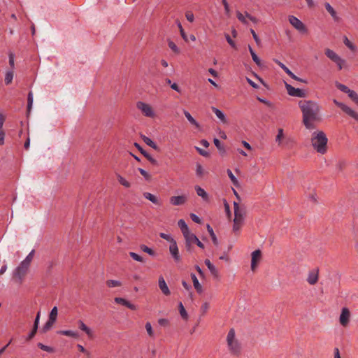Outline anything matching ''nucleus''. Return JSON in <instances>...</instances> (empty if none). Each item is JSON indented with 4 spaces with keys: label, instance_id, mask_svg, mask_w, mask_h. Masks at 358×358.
<instances>
[{
    "label": "nucleus",
    "instance_id": "nucleus-2",
    "mask_svg": "<svg viewBox=\"0 0 358 358\" xmlns=\"http://www.w3.org/2000/svg\"><path fill=\"white\" fill-rule=\"evenodd\" d=\"M328 138L322 131H314L312 134L311 143L316 151L320 154H325L327 151Z\"/></svg>",
    "mask_w": 358,
    "mask_h": 358
},
{
    "label": "nucleus",
    "instance_id": "nucleus-40",
    "mask_svg": "<svg viewBox=\"0 0 358 358\" xmlns=\"http://www.w3.org/2000/svg\"><path fill=\"white\" fill-rule=\"evenodd\" d=\"M37 346L41 350L46 351L50 353H53L55 352V349L53 348L45 345L43 344L42 343H38Z\"/></svg>",
    "mask_w": 358,
    "mask_h": 358
},
{
    "label": "nucleus",
    "instance_id": "nucleus-32",
    "mask_svg": "<svg viewBox=\"0 0 358 358\" xmlns=\"http://www.w3.org/2000/svg\"><path fill=\"white\" fill-rule=\"evenodd\" d=\"M34 252V250H32L21 263L29 268L33 259Z\"/></svg>",
    "mask_w": 358,
    "mask_h": 358
},
{
    "label": "nucleus",
    "instance_id": "nucleus-17",
    "mask_svg": "<svg viewBox=\"0 0 358 358\" xmlns=\"http://www.w3.org/2000/svg\"><path fill=\"white\" fill-rule=\"evenodd\" d=\"M159 287L164 295L169 296L171 294V292L162 276L159 278Z\"/></svg>",
    "mask_w": 358,
    "mask_h": 358
},
{
    "label": "nucleus",
    "instance_id": "nucleus-63",
    "mask_svg": "<svg viewBox=\"0 0 358 358\" xmlns=\"http://www.w3.org/2000/svg\"><path fill=\"white\" fill-rule=\"evenodd\" d=\"M284 134H283V129H278V134L275 138V141L278 142L280 144L281 139L283 138Z\"/></svg>",
    "mask_w": 358,
    "mask_h": 358
},
{
    "label": "nucleus",
    "instance_id": "nucleus-60",
    "mask_svg": "<svg viewBox=\"0 0 358 358\" xmlns=\"http://www.w3.org/2000/svg\"><path fill=\"white\" fill-rule=\"evenodd\" d=\"M145 329L150 336L152 337L154 336V333L152 331L151 324L148 322H146V324H145Z\"/></svg>",
    "mask_w": 358,
    "mask_h": 358
},
{
    "label": "nucleus",
    "instance_id": "nucleus-50",
    "mask_svg": "<svg viewBox=\"0 0 358 358\" xmlns=\"http://www.w3.org/2000/svg\"><path fill=\"white\" fill-rule=\"evenodd\" d=\"M196 166V176L200 178L202 177L204 173V170H203L202 166L199 163H197Z\"/></svg>",
    "mask_w": 358,
    "mask_h": 358
},
{
    "label": "nucleus",
    "instance_id": "nucleus-45",
    "mask_svg": "<svg viewBox=\"0 0 358 358\" xmlns=\"http://www.w3.org/2000/svg\"><path fill=\"white\" fill-rule=\"evenodd\" d=\"M106 283L108 287H120L122 285L120 281L115 280H108Z\"/></svg>",
    "mask_w": 358,
    "mask_h": 358
},
{
    "label": "nucleus",
    "instance_id": "nucleus-9",
    "mask_svg": "<svg viewBox=\"0 0 358 358\" xmlns=\"http://www.w3.org/2000/svg\"><path fill=\"white\" fill-rule=\"evenodd\" d=\"M251 270L255 271L262 259V251L259 249L253 251L251 254Z\"/></svg>",
    "mask_w": 358,
    "mask_h": 358
},
{
    "label": "nucleus",
    "instance_id": "nucleus-21",
    "mask_svg": "<svg viewBox=\"0 0 358 358\" xmlns=\"http://www.w3.org/2000/svg\"><path fill=\"white\" fill-rule=\"evenodd\" d=\"M194 188H195V191H196V194H198V196H201L203 199V200L205 201H208V199H209L208 194L203 188H201L199 185H196Z\"/></svg>",
    "mask_w": 358,
    "mask_h": 358
},
{
    "label": "nucleus",
    "instance_id": "nucleus-6",
    "mask_svg": "<svg viewBox=\"0 0 358 358\" xmlns=\"http://www.w3.org/2000/svg\"><path fill=\"white\" fill-rule=\"evenodd\" d=\"M273 61L282 69L283 71L292 79L299 81L303 83H308L307 80L301 78L296 76L292 71H290L283 63L276 59H273Z\"/></svg>",
    "mask_w": 358,
    "mask_h": 358
},
{
    "label": "nucleus",
    "instance_id": "nucleus-14",
    "mask_svg": "<svg viewBox=\"0 0 358 358\" xmlns=\"http://www.w3.org/2000/svg\"><path fill=\"white\" fill-rule=\"evenodd\" d=\"M114 301L116 303L126 306L127 308H129L130 310H136V306L134 304L131 303L130 301L126 300L124 298L115 297Z\"/></svg>",
    "mask_w": 358,
    "mask_h": 358
},
{
    "label": "nucleus",
    "instance_id": "nucleus-16",
    "mask_svg": "<svg viewBox=\"0 0 358 358\" xmlns=\"http://www.w3.org/2000/svg\"><path fill=\"white\" fill-rule=\"evenodd\" d=\"M187 201V198L184 195L174 196L170 198V203L174 206H180L184 204Z\"/></svg>",
    "mask_w": 358,
    "mask_h": 358
},
{
    "label": "nucleus",
    "instance_id": "nucleus-20",
    "mask_svg": "<svg viewBox=\"0 0 358 358\" xmlns=\"http://www.w3.org/2000/svg\"><path fill=\"white\" fill-rule=\"evenodd\" d=\"M204 262H205V264L206 265V266L208 267V268L209 269L210 272L211 273V274L215 278H218V276H219L218 271L217 270L215 266L210 262V261L208 259H206Z\"/></svg>",
    "mask_w": 358,
    "mask_h": 358
},
{
    "label": "nucleus",
    "instance_id": "nucleus-61",
    "mask_svg": "<svg viewBox=\"0 0 358 358\" xmlns=\"http://www.w3.org/2000/svg\"><path fill=\"white\" fill-rule=\"evenodd\" d=\"M250 32H251L252 37H253L255 43H257V45H259L261 43V41H260L259 38L258 37L257 34H256V32L255 31V30L252 29H250Z\"/></svg>",
    "mask_w": 358,
    "mask_h": 358
},
{
    "label": "nucleus",
    "instance_id": "nucleus-29",
    "mask_svg": "<svg viewBox=\"0 0 358 358\" xmlns=\"http://www.w3.org/2000/svg\"><path fill=\"white\" fill-rule=\"evenodd\" d=\"M324 7L326 10L330 13L334 20L338 21V17L337 16V13L334 8L327 2L324 3Z\"/></svg>",
    "mask_w": 358,
    "mask_h": 358
},
{
    "label": "nucleus",
    "instance_id": "nucleus-59",
    "mask_svg": "<svg viewBox=\"0 0 358 358\" xmlns=\"http://www.w3.org/2000/svg\"><path fill=\"white\" fill-rule=\"evenodd\" d=\"M251 56H252V60L255 62V64L259 67L262 66V61L259 58V57L257 55V54L256 53L252 54V55H251Z\"/></svg>",
    "mask_w": 358,
    "mask_h": 358
},
{
    "label": "nucleus",
    "instance_id": "nucleus-62",
    "mask_svg": "<svg viewBox=\"0 0 358 358\" xmlns=\"http://www.w3.org/2000/svg\"><path fill=\"white\" fill-rule=\"evenodd\" d=\"M224 206L225 211H226V213H227V215L228 218H231V210H230V207H229V203H227V201L226 200H224Z\"/></svg>",
    "mask_w": 358,
    "mask_h": 358
},
{
    "label": "nucleus",
    "instance_id": "nucleus-23",
    "mask_svg": "<svg viewBox=\"0 0 358 358\" xmlns=\"http://www.w3.org/2000/svg\"><path fill=\"white\" fill-rule=\"evenodd\" d=\"M229 348L233 355H238L240 353L241 347L237 341L231 342V345H229Z\"/></svg>",
    "mask_w": 358,
    "mask_h": 358
},
{
    "label": "nucleus",
    "instance_id": "nucleus-25",
    "mask_svg": "<svg viewBox=\"0 0 358 358\" xmlns=\"http://www.w3.org/2000/svg\"><path fill=\"white\" fill-rule=\"evenodd\" d=\"M57 334L60 335L70 336L74 338H78L79 337L78 332L73 331L72 330H60L57 331Z\"/></svg>",
    "mask_w": 358,
    "mask_h": 358
},
{
    "label": "nucleus",
    "instance_id": "nucleus-28",
    "mask_svg": "<svg viewBox=\"0 0 358 358\" xmlns=\"http://www.w3.org/2000/svg\"><path fill=\"white\" fill-rule=\"evenodd\" d=\"M213 143H214L215 145L216 146V148H217V150H219L220 154L222 156L225 155L226 150H225L224 146L221 143L220 141L215 138L213 140Z\"/></svg>",
    "mask_w": 358,
    "mask_h": 358
},
{
    "label": "nucleus",
    "instance_id": "nucleus-7",
    "mask_svg": "<svg viewBox=\"0 0 358 358\" xmlns=\"http://www.w3.org/2000/svg\"><path fill=\"white\" fill-rule=\"evenodd\" d=\"M137 108L141 110V112L146 116L149 117H152L155 115L154 111L152 107L144 102L138 101L137 103Z\"/></svg>",
    "mask_w": 358,
    "mask_h": 358
},
{
    "label": "nucleus",
    "instance_id": "nucleus-42",
    "mask_svg": "<svg viewBox=\"0 0 358 358\" xmlns=\"http://www.w3.org/2000/svg\"><path fill=\"white\" fill-rule=\"evenodd\" d=\"M117 179L118 182L124 187L129 188L131 186V184L129 182L126 180L120 174H117Z\"/></svg>",
    "mask_w": 358,
    "mask_h": 358
},
{
    "label": "nucleus",
    "instance_id": "nucleus-13",
    "mask_svg": "<svg viewBox=\"0 0 358 358\" xmlns=\"http://www.w3.org/2000/svg\"><path fill=\"white\" fill-rule=\"evenodd\" d=\"M334 104L340 108L344 113H345L347 115L352 116L354 115L355 112L351 108L345 105V103L338 101L336 99H334Z\"/></svg>",
    "mask_w": 358,
    "mask_h": 358
},
{
    "label": "nucleus",
    "instance_id": "nucleus-47",
    "mask_svg": "<svg viewBox=\"0 0 358 358\" xmlns=\"http://www.w3.org/2000/svg\"><path fill=\"white\" fill-rule=\"evenodd\" d=\"M168 45L169 47L170 48V49L175 53L176 54H178L180 52V50L179 48H178V46L175 44L174 42H173L172 41H168Z\"/></svg>",
    "mask_w": 358,
    "mask_h": 358
},
{
    "label": "nucleus",
    "instance_id": "nucleus-35",
    "mask_svg": "<svg viewBox=\"0 0 358 358\" xmlns=\"http://www.w3.org/2000/svg\"><path fill=\"white\" fill-rule=\"evenodd\" d=\"M178 310H179V312H180V314L182 318L185 320H187L188 319V314H187L186 310L185 309L184 306L181 301L179 302Z\"/></svg>",
    "mask_w": 358,
    "mask_h": 358
},
{
    "label": "nucleus",
    "instance_id": "nucleus-51",
    "mask_svg": "<svg viewBox=\"0 0 358 358\" xmlns=\"http://www.w3.org/2000/svg\"><path fill=\"white\" fill-rule=\"evenodd\" d=\"M225 38L227 43L231 45V48L234 49H237L236 45L234 40L231 38V36L228 34H224Z\"/></svg>",
    "mask_w": 358,
    "mask_h": 358
},
{
    "label": "nucleus",
    "instance_id": "nucleus-1",
    "mask_svg": "<svg viewBox=\"0 0 358 358\" xmlns=\"http://www.w3.org/2000/svg\"><path fill=\"white\" fill-rule=\"evenodd\" d=\"M299 106L303 115V124L307 129L311 130L316 127L314 122L319 121L320 107L318 104L311 100H301Z\"/></svg>",
    "mask_w": 358,
    "mask_h": 358
},
{
    "label": "nucleus",
    "instance_id": "nucleus-44",
    "mask_svg": "<svg viewBox=\"0 0 358 358\" xmlns=\"http://www.w3.org/2000/svg\"><path fill=\"white\" fill-rule=\"evenodd\" d=\"M140 248L143 252L148 253L150 256H155L156 255L155 252L152 248H148L145 245H141Z\"/></svg>",
    "mask_w": 358,
    "mask_h": 358
},
{
    "label": "nucleus",
    "instance_id": "nucleus-15",
    "mask_svg": "<svg viewBox=\"0 0 358 358\" xmlns=\"http://www.w3.org/2000/svg\"><path fill=\"white\" fill-rule=\"evenodd\" d=\"M185 241H189V243L192 244H196L198 247L201 249H204V245L202 243L196 236L194 234L190 233L186 237H185Z\"/></svg>",
    "mask_w": 358,
    "mask_h": 358
},
{
    "label": "nucleus",
    "instance_id": "nucleus-24",
    "mask_svg": "<svg viewBox=\"0 0 358 358\" xmlns=\"http://www.w3.org/2000/svg\"><path fill=\"white\" fill-rule=\"evenodd\" d=\"M191 278L195 289L199 294H201L203 292L202 286L199 283L196 275L194 273H191Z\"/></svg>",
    "mask_w": 358,
    "mask_h": 358
},
{
    "label": "nucleus",
    "instance_id": "nucleus-58",
    "mask_svg": "<svg viewBox=\"0 0 358 358\" xmlns=\"http://www.w3.org/2000/svg\"><path fill=\"white\" fill-rule=\"evenodd\" d=\"M185 17L189 22H192L194 20V15L192 11H187L185 13Z\"/></svg>",
    "mask_w": 358,
    "mask_h": 358
},
{
    "label": "nucleus",
    "instance_id": "nucleus-18",
    "mask_svg": "<svg viewBox=\"0 0 358 358\" xmlns=\"http://www.w3.org/2000/svg\"><path fill=\"white\" fill-rule=\"evenodd\" d=\"M178 226L180 229L184 238L186 237L188 234H189L191 233L184 220H182V219L179 220L178 222Z\"/></svg>",
    "mask_w": 358,
    "mask_h": 358
},
{
    "label": "nucleus",
    "instance_id": "nucleus-22",
    "mask_svg": "<svg viewBox=\"0 0 358 358\" xmlns=\"http://www.w3.org/2000/svg\"><path fill=\"white\" fill-rule=\"evenodd\" d=\"M212 111L215 114V115L221 120L223 123H227V120L225 117V115L221 111L220 109L213 106L211 108Z\"/></svg>",
    "mask_w": 358,
    "mask_h": 358
},
{
    "label": "nucleus",
    "instance_id": "nucleus-39",
    "mask_svg": "<svg viewBox=\"0 0 358 358\" xmlns=\"http://www.w3.org/2000/svg\"><path fill=\"white\" fill-rule=\"evenodd\" d=\"M227 341L228 345H231V342H233L235 341V331L234 329H231L228 332Z\"/></svg>",
    "mask_w": 358,
    "mask_h": 358
},
{
    "label": "nucleus",
    "instance_id": "nucleus-12",
    "mask_svg": "<svg viewBox=\"0 0 358 358\" xmlns=\"http://www.w3.org/2000/svg\"><path fill=\"white\" fill-rule=\"evenodd\" d=\"M318 277H319V269L316 268V269L312 270L308 273L307 281L310 285H314L317 282Z\"/></svg>",
    "mask_w": 358,
    "mask_h": 358
},
{
    "label": "nucleus",
    "instance_id": "nucleus-27",
    "mask_svg": "<svg viewBox=\"0 0 358 358\" xmlns=\"http://www.w3.org/2000/svg\"><path fill=\"white\" fill-rule=\"evenodd\" d=\"M142 139L144 141V143L146 145H148V146L151 147L152 148H153L155 150H157V151L159 150V146L151 138H150L145 136H142Z\"/></svg>",
    "mask_w": 358,
    "mask_h": 358
},
{
    "label": "nucleus",
    "instance_id": "nucleus-34",
    "mask_svg": "<svg viewBox=\"0 0 358 358\" xmlns=\"http://www.w3.org/2000/svg\"><path fill=\"white\" fill-rule=\"evenodd\" d=\"M227 175H228L229 178H230L232 184L235 187H240L239 182L237 180V178L235 177V176L233 174L232 171L230 169H227Z\"/></svg>",
    "mask_w": 358,
    "mask_h": 358
},
{
    "label": "nucleus",
    "instance_id": "nucleus-52",
    "mask_svg": "<svg viewBox=\"0 0 358 358\" xmlns=\"http://www.w3.org/2000/svg\"><path fill=\"white\" fill-rule=\"evenodd\" d=\"M138 171L140 172V173L144 177V178L147 181L150 180L151 176L146 171H145L143 169H141V168H138Z\"/></svg>",
    "mask_w": 358,
    "mask_h": 358
},
{
    "label": "nucleus",
    "instance_id": "nucleus-56",
    "mask_svg": "<svg viewBox=\"0 0 358 358\" xmlns=\"http://www.w3.org/2000/svg\"><path fill=\"white\" fill-rule=\"evenodd\" d=\"M222 3L224 7L225 14L227 16H229L230 15V8H229V5L228 2L227 1V0H222Z\"/></svg>",
    "mask_w": 358,
    "mask_h": 358
},
{
    "label": "nucleus",
    "instance_id": "nucleus-5",
    "mask_svg": "<svg viewBox=\"0 0 358 358\" xmlns=\"http://www.w3.org/2000/svg\"><path fill=\"white\" fill-rule=\"evenodd\" d=\"M289 22L296 29H297L301 33H307L308 29L306 25L296 17L294 15H290L289 17Z\"/></svg>",
    "mask_w": 358,
    "mask_h": 358
},
{
    "label": "nucleus",
    "instance_id": "nucleus-37",
    "mask_svg": "<svg viewBox=\"0 0 358 358\" xmlns=\"http://www.w3.org/2000/svg\"><path fill=\"white\" fill-rule=\"evenodd\" d=\"M32 104H33V94L31 92H29L28 93V96H27V115H29L31 111Z\"/></svg>",
    "mask_w": 358,
    "mask_h": 358
},
{
    "label": "nucleus",
    "instance_id": "nucleus-43",
    "mask_svg": "<svg viewBox=\"0 0 358 358\" xmlns=\"http://www.w3.org/2000/svg\"><path fill=\"white\" fill-rule=\"evenodd\" d=\"M57 313H58L57 308L56 306L53 307L50 313L48 319L50 320L51 321L52 320V321L56 322L57 317Z\"/></svg>",
    "mask_w": 358,
    "mask_h": 358
},
{
    "label": "nucleus",
    "instance_id": "nucleus-4",
    "mask_svg": "<svg viewBox=\"0 0 358 358\" xmlns=\"http://www.w3.org/2000/svg\"><path fill=\"white\" fill-rule=\"evenodd\" d=\"M285 88L289 96L299 98H304L306 96V92L305 90L299 88H295L287 83H285Z\"/></svg>",
    "mask_w": 358,
    "mask_h": 358
},
{
    "label": "nucleus",
    "instance_id": "nucleus-46",
    "mask_svg": "<svg viewBox=\"0 0 358 358\" xmlns=\"http://www.w3.org/2000/svg\"><path fill=\"white\" fill-rule=\"evenodd\" d=\"M335 85L339 90L346 94H348L350 90L346 85L338 82H336Z\"/></svg>",
    "mask_w": 358,
    "mask_h": 358
},
{
    "label": "nucleus",
    "instance_id": "nucleus-38",
    "mask_svg": "<svg viewBox=\"0 0 358 358\" xmlns=\"http://www.w3.org/2000/svg\"><path fill=\"white\" fill-rule=\"evenodd\" d=\"M13 78V71H7L6 73V76H5V79H4L5 84L6 85H10L12 83Z\"/></svg>",
    "mask_w": 358,
    "mask_h": 358
},
{
    "label": "nucleus",
    "instance_id": "nucleus-8",
    "mask_svg": "<svg viewBox=\"0 0 358 358\" xmlns=\"http://www.w3.org/2000/svg\"><path fill=\"white\" fill-rule=\"evenodd\" d=\"M169 252L173 258L175 262H180L181 257L179 254L178 247L177 243L174 239H171V243L169 245Z\"/></svg>",
    "mask_w": 358,
    "mask_h": 358
},
{
    "label": "nucleus",
    "instance_id": "nucleus-10",
    "mask_svg": "<svg viewBox=\"0 0 358 358\" xmlns=\"http://www.w3.org/2000/svg\"><path fill=\"white\" fill-rule=\"evenodd\" d=\"M350 312L347 308H343L340 315L339 321L342 326L346 327L349 324Z\"/></svg>",
    "mask_w": 358,
    "mask_h": 358
},
{
    "label": "nucleus",
    "instance_id": "nucleus-41",
    "mask_svg": "<svg viewBox=\"0 0 358 358\" xmlns=\"http://www.w3.org/2000/svg\"><path fill=\"white\" fill-rule=\"evenodd\" d=\"M55 322V321H51L50 320H48V321L45 322V324L43 325L42 329H41V331L43 333H46L48 331H49L51 327H52V325L54 324Z\"/></svg>",
    "mask_w": 358,
    "mask_h": 358
},
{
    "label": "nucleus",
    "instance_id": "nucleus-26",
    "mask_svg": "<svg viewBox=\"0 0 358 358\" xmlns=\"http://www.w3.org/2000/svg\"><path fill=\"white\" fill-rule=\"evenodd\" d=\"M78 323L80 330L85 331L90 338L92 337V330L82 320H79Z\"/></svg>",
    "mask_w": 358,
    "mask_h": 358
},
{
    "label": "nucleus",
    "instance_id": "nucleus-64",
    "mask_svg": "<svg viewBox=\"0 0 358 358\" xmlns=\"http://www.w3.org/2000/svg\"><path fill=\"white\" fill-rule=\"evenodd\" d=\"M242 224H243L242 222L234 221V225H233L234 232L236 233V232L238 231L241 227Z\"/></svg>",
    "mask_w": 358,
    "mask_h": 358
},
{
    "label": "nucleus",
    "instance_id": "nucleus-19",
    "mask_svg": "<svg viewBox=\"0 0 358 358\" xmlns=\"http://www.w3.org/2000/svg\"><path fill=\"white\" fill-rule=\"evenodd\" d=\"M325 55L334 62H340V58H341L334 51L329 48L325 50Z\"/></svg>",
    "mask_w": 358,
    "mask_h": 358
},
{
    "label": "nucleus",
    "instance_id": "nucleus-30",
    "mask_svg": "<svg viewBox=\"0 0 358 358\" xmlns=\"http://www.w3.org/2000/svg\"><path fill=\"white\" fill-rule=\"evenodd\" d=\"M143 196L150 201L152 203L156 204V205H160V203L158 200V199L157 198V196H155L154 194L150 193V192H144L143 193Z\"/></svg>",
    "mask_w": 358,
    "mask_h": 358
},
{
    "label": "nucleus",
    "instance_id": "nucleus-55",
    "mask_svg": "<svg viewBox=\"0 0 358 358\" xmlns=\"http://www.w3.org/2000/svg\"><path fill=\"white\" fill-rule=\"evenodd\" d=\"M37 330H38V328L36 327H33L31 331H30V333L29 334L28 336L27 337L26 340L27 341L31 340L36 335V332H37Z\"/></svg>",
    "mask_w": 358,
    "mask_h": 358
},
{
    "label": "nucleus",
    "instance_id": "nucleus-3",
    "mask_svg": "<svg viewBox=\"0 0 358 358\" xmlns=\"http://www.w3.org/2000/svg\"><path fill=\"white\" fill-rule=\"evenodd\" d=\"M29 268L22 263L14 270L13 271V279L18 283L22 284L23 278L26 275Z\"/></svg>",
    "mask_w": 358,
    "mask_h": 358
},
{
    "label": "nucleus",
    "instance_id": "nucleus-36",
    "mask_svg": "<svg viewBox=\"0 0 358 358\" xmlns=\"http://www.w3.org/2000/svg\"><path fill=\"white\" fill-rule=\"evenodd\" d=\"M184 115L185 117L187 119V120L193 125L196 126V127H199V123L195 120V119L191 115V114L187 111L184 110Z\"/></svg>",
    "mask_w": 358,
    "mask_h": 358
},
{
    "label": "nucleus",
    "instance_id": "nucleus-57",
    "mask_svg": "<svg viewBox=\"0 0 358 358\" xmlns=\"http://www.w3.org/2000/svg\"><path fill=\"white\" fill-rule=\"evenodd\" d=\"M348 94L354 102L358 99V94L353 90H350Z\"/></svg>",
    "mask_w": 358,
    "mask_h": 358
},
{
    "label": "nucleus",
    "instance_id": "nucleus-31",
    "mask_svg": "<svg viewBox=\"0 0 358 358\" xmlns=\"http://www.w3.org/2000/svg\"><path fill=\"white\" fill-rule=\"evenodd\" d=\"M206 228H207L208 232L210 234V236L212 239L213 244L217 246L218 245V241H217L215 234L214 233L213 228L210 227V225L209 224H207Z\"/></svg>",
    "mask_w": 358,
    "mask_h": 358
},
{
    "label": "nucleus",
    "instance_id": "nucleus-11",
    "mask_svg": "<svg viewBox=\"0 0 358 358\" xmlns=\"http://www.w3.org/2000/svg\"><path fill=\"white\" fill-rule=\"evenodd\" d=\"M134 146L139 152L153 165L159 166L158 162L154 159L147 151H145L138 143H134Z\"/></svg>",
    "mask_w": 358,
    "mask_h": 358
},
{
    "label": "nucleus",
    "instance_id": "nucleus-49",
    "mask_svg": "<svg viewBox=\"0 0 358 358\" xmlns=\"http://www.w3.org/2000/svg\"><path fill=\"white\" fill-rule=\"evenodd\" d=\"M129 256L134 260L137 261V262H144V259L143 258L140 256L139 255L134 252H129Z\"/></svg>",
    "mask_w": 358,
    "mask_h": 358
},
{
    "label": "nucleus",
    "instance_id": "nucleus-54",
    "mask_svg": "<svg viewBox=\"0 0 358 358\" xmlns=\"http://www.w3.org/2000/svg\"><path fill=\"white\" fill-rule=\"evenodd\" d=\"M236 17L243 24H248V21L245 20V16L238 10L236 11Z\"/></svg>",
    "mask_w": 358,
    "mask_h": 358
},
{
    "label": "nucleus",
    "instance_id": "nucleus-33",
    "mask_svg": "<svg viewBox=\"0 0 358 358\" xmlns=\"http://www.w3.org/2000/svg\"><path fill=\"white\" fill-rule=\"evenodd\" d=\"M244 215L245 211L243 210L234 212V221L243 222L244 220Z\"/></svg>",
    "mask_w": 358,
    "mask_h": 358
},
{
    "label": "nucleus",
    "instance_id": "nucleus-53",
    "mask_svg": "<svg viewBox=\"0 0 358 358\" xmlns=\"http://www.w3.org/2000/svg\"><path fill=\"white\" fill-rule=\"evenodd\" d=\"M178 28L180 29V35L182 36V38L184 39V41H185L186 42L188 41V39H187V34H185V30L184 29L182 28V24L180 22H178Z\"/></svg>",
    "mask_w": 358,
    "mask_h": 358
},
{
    "label": "nucleus",
    "instance_id": "nucleus-48",
    "mask_svg": "<svg viewBox=\"0 0 358 358\" xmlns=\"http://www.w3.org/2000/svg\"><path fill=\"white\" fill-rule=\"evenodd\" d=\"M343 43L351 50H355V45L348 38L347 36H344Z\"/></svg>",
    "mask_w": 358,
    "mask_h": 358
}]
</instances>
